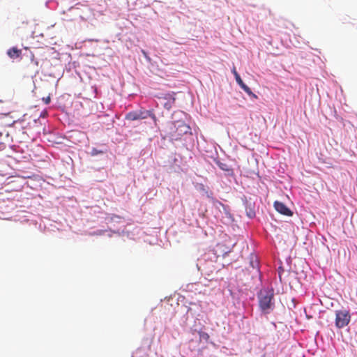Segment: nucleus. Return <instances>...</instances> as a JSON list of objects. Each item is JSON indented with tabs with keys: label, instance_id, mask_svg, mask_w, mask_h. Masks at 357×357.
Returning a JSON list of instances; mask_svg holds the SVG:
<instances>
[{
	"label": "nucleus",
	"instance_id": "f03ea898",
	"mask_svg": "<svg viewBox=\"0 0 357 357\" xmlns=\"http://www.w3.org/2000/svg\"><path fill=\"white\" fill-rule=\"evenodd\" d=\"M148 117H151L155 122L157 121L155 115L150 110L140 109L138 111H132L126 115V119L128 121L145 119Z\"/></svg>",
	"mask_w": 357,
	"mask_h": 357
},
{
	"label": "nucleus",
	"instance_id": "0eeeda50",
	"mask_svg": "<svg viewBox=\"0 0 357 357\" xmlns=\"http://www.w3.org/2000/svg\"><path fill=\"white\" fill-rule=\"evenodd\" d=\"M216 165L218 166L220 169L222 171L227 172L228 174H232V169L225 162H223L220 160L215 161Z\"/></svg>",
	"mask_w": 357,
	"mask_h": 357
},
{
	"label": "nucleus",
	"instance_id": "39448f33",
	"mask_svg": "<svg viewBox=\"0 0 357 357\" xmlns=\"http://www.w3.org/2000/svg\"><path fill=\"white\" fill-rule=\"evenodd\" d=\"M274 207L275 210L279 212L280 213L287 215V216H291L293 215V213L283 203L280 202H274Z\"/></svg>",
	"mask_w": 357,
	"mask_h": 357
},
{
	"label": "nucleus",
	"instance_id": "f257e3e1",
	"mask_svg": "<svg viewBox=\"0 0 357 357\" xmlns=\"http://www.w3.org/2000/svg\"><path fill=\"white\" fill-rule=\"evenodd\" d=\"M273 290H264L259 294V305L262 312L267 314L274 308Z\"/></svg>",
	"mask_w": 357,
	"mask_h": 357
},
{
	"label": "nucleus",
	"instance_id": "f8f14e48",
	"mask_svg": "<svg viewBox=\"0 0 357 357\" xmlns=\"http://www.w3.org/2000/svg\"><path fill=\"white\" fill-rule=\"evenodd\" d=\"M250 96L254 98H257V96L255 93H253L252 91H251V93H248Z\"/></svg>",
	"mask_w": 357,
	"mask_h": 357
},
{
	"label": "nucleus",
	"instance_id": "423d86ee",
	"mask_svg": "<svg viewBox=\"0 0 357 357\" xmlns=\"http://www.w3.org/2000/svg\"><path fill=\"white\" fill-rule=\"evenodd\" d=\"M7 54L10 59H15L20 57L22 54V50L17 48L16 47H13L7 51Z\"/></svg>",
	"mask_w": 357,
	"mask_h": 357
},
{
	"label": "nucleus",
	"instance_id": "6e6552de",
	"mask_svg": "<svg viewBox=\"0 0 357 357\" xmlns=\"http://www.w3.org/2000/svg\"><path fill=\"white\" fill-rule=\"evenodd\" d=\"M236 81L238 83V84L241 86V88L247 93H251V89L244 84L242 79L241 78L239 75H236V77H235Z\"/></svg>",
	"mask_w": 357,
	"mask_h": 357
},
{
	"label": "nucleus",
	"instance_id": "9b49d317",
	"mask_svg": "<svg viewBox=\"0 0 357 357\" xmlns=\"http://www.w3.org/2000/svg\"><path fill=\"white\" fill-rule=\"evenodd\" d=\"M231 72L234 74V77H236V75H238L234 66L233 67Z\"/></svg>",
	"mask_w": 357,
	"mask_h": 357
},
{
	"label": "nucleus",
	"instance_id": "9d476101",
	"mask_svg": "<svg viewBox=\"0 0 357 357\" xmlns=\"http://www.w3.org/2000/svg\"><path fill=\"white\" fill-rule=\"evenodd\" d=\"M43 100L45 102V104H49L50 102V97H47L45 98H43Z\"/></svg>",
	"mask_w": 357,
	"mask_h": 357
},
{
	"label": "nucleus",
	"instance_id": "f3484780",
	"mask_svg": "<svg viewBox=\"0 0 357 357\" xmlns=\"http://www.w3.org/2000/svg\"><path fill=\"white\" fill-rule=\"evenodd\" d=\"M142 54L144 55V56H145L146 58H147L146 52L144 50H142Z\"/></svg>",
	"mask_w": 357,
	"mask_h": 357
},
{
	"label": "nucleus",
	"instance_id": "7ed1b4c3",
	"mask_svg": "<svg viewBox=\"0 0 357 357\" xmlns=\"http://www.w3.org/2000/svg\"><path fill=\"white\" fill-rule=\"evenodd\" d=\"M351 320V314L347 310H340L335 311V326L337 328H342L347 326Z\"/></svg>",
	"mask_w": 357,
	"mask_h": 357
},
{
	"label": "nucleus",
	"instance_id": "1a4fd4ad",
	"mask_svg": "<svg viewBox=\"0 0 357 357\" xmlns=\"http://www.w3.org/2000/svg\"><path fill=\"white\" fill-rule=\"evenodd\" d=\"M248 216L250 218H252L255 216V212L250 209L248 212H247Z\"/></svg>",
	"mask_w": 357,
	"mask_h": 357
},
{
	"label": "nucleus",
	"instance_id": "dca6fc26",
	"mask_svg": "<svg viewBox=\"0 0 357 357\" xmlns=\"http://www.w3.org/2000/svg\"><path fill=\"white\" fill-rule=\"evenodd\" d=\"M142 54L144 55V56H145L146 58H147L146 52L144 50H142Z\"/></svg>",
	"mask_w": 357,
	"mask_h": 357
},
{
	"label": "nucleus",
	"instance_id": "4468645a",
	"mask_svg": "<svg viewBox=\"0 0 357 357\" xmlns=\"http://www.w3.org/2000/svg\"><path fill=\"white\" fill-rule=\"evenodd\" d=\"M114 218H119L120 217L116 215H113V216L111 218V220H113L114 219Z\"/></svg>",
	"mask_w": 357,
	"mask_h": 357
},
{
	"label": "nucleus",
	"instance_id": "ddd939ff",
	"mask_svg": "<svg viewBox=\"0 0 357 357\" xmlns=\"http://www.w3.org/2000/svg\"><path fill=\"white\" fill-rule=\"evenodd\" d=\"M251 264H252V267H255V265H256V268H257V261H255V264L253 262H251Z\"/></svg>",
	"mask_w": 357,
	"mask_h": 357
},
{
	"label": "nucleus",
	"instance_id": "2eb2a0df",
	"mask_svg": "<svg viewBox=\"0 0 357 357\" xmlns=\"http://www.w3.org/2000/svg\"><path fill=\"white\" fill-rule=\"evenodd\" d=\"M92 153L93 155H95V154H97L98 152L96 149H93Z\"/></svg>",
	"mask_w": 357,
	"mask_h": 357
},
{
	"label": "nucleus",
	"instance_id": "20e7f679",
	"mask_svg": "<svg viewBox=\"0 0 357 357\" xmlns=\"http://www.w3.org/2000/svg\"><path fill=\"white\" fill-rule=\"evenodd\" d=\"M174 128H176L175 133L172 135L176 139L180 138L183 135L190 132V127L182 121H178L174 123Z\"/></svg>",
	"mask_w": 357,
	"mask_h": 357
}]
</instances>
